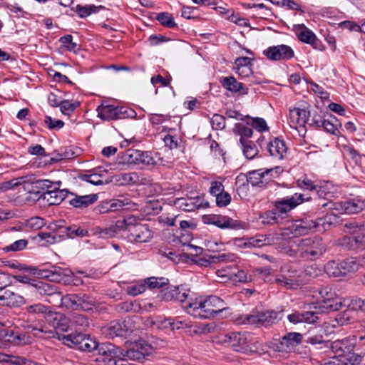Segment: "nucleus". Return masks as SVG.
<instances>
[{
  "mask_svg": "<svg viewBox=\"0 0 365 365\" xmlns=\"http://www.w3.org/2000/svg\"><path fill=\"white\" fill-rule=\"evenodd\" d=\"M312 197H307L304 193L295 192L274 202V207L262 215V223L274 225L281 223L288 217L289 212Z\"/></svg>",
  "mask_w": 365,
  "mask_h": 365,
  "instance_id": "obj_1",
  "label": "nucleus"
},
{
  "mask_svg": "<svg viewBox=\"0 0 365 365\" xmlns=\"http://www.w3.org/2000/svg\"><path fill=\"white\" fill-rule=\"evenodd\" d=\"M184 308L190 314L200 319L214 318L230 309L223 299L214 295L204 300L185 302Z\"/></svg>",
  "mask_w": 365,
  "mask_h": 365,
  "instance_id": "obj_2",
  "label": "nucleus"
},
{
  "mask_svg": "<svg viewBox=\"0 0 365 365\" xmlns=\"http://www.w3.org/2000/svg\"><path fill=\"white\" fill-rule=\"evenodd\" d=\"M117 227L123 229L121 236L133 244L145 243L153 237L148 225L139 222V217L134 215L118 220Z\"/></svg>",
  "mask_w": 365,
  "mask_h": 365,
  "instance_id": "obj_3",
  "label": "nucleus"
},
{
  "mask_svg": "<svg viewBox=\"0 0 365 365\" xmlns=\"http://www.w3.org/2000/svg\"><path fill=\"white\" fill-rule=\"evenodd\" d=\"M365 340V334L361 331H357L355 334L349 336L341 339H337L333 341H330L329 349L333 354L343 358L344 359H354L357 357L358 365L360 364L364 352L361 350L360 352H355L357 341Z\"/></svg>",
  "mask_w": 365,
  "mask_h": 365,
  "instance_id": "obj_4",
  "label": "nucleus"
},
{
  "mask_svg": "<svg viewBox=\"0 0 365 365\" xmlns=\"http://www.w3.org/2000/svg\"><path fill=\"white\" fill-rule=\"evenodd\" d=\"M283 309L253 312L250 314H242L235 319L238 324H249L256 327H269L278 323L283 317Z\"/></svg>",
  "mask_w": 365,
  "mask_h": 365,
  "instance_id": "obj_5",
  "label": "nucleus"
},
{
  "mask_svg": "<svg viewBox=\"0 0 365 365\" xmlns=\"http://www.w3.org/2000/svg\"><path fill=\"white\" fill-rule=\"evenodd\" d=\"M295 243L297 255L307 260H316L327 251L326 243L318 236L299 239Z\"/></svg>",
  "mask_w": 365,
  "mask_h": 365,
  "instance_id": "obj_6",
  "label": "nucleus"
},
{
  "mask_svg": "<svg viewBox=\"0 0 365 365\" xmlns=\"http://www.w3.org/2000/svg\"><path fill=\"white\" fill-rule=\"evenodd\" d=\"M332 217L336 218V215L327 214L325 217H318L316 220L307 216L297 220L292 227V234L294 236H302L314 230H326L332 225Z\"/></svg>",
  "mask_w": 365,
  "mask_h": 365,
  "instance_id": "obj_7",
  "label": "nucleus"
},
{
  "mask_svg": "<svg viewBox=\"0 0 365 365\" xmlns=\"http://www.w3.org/2000/svg\"><path fill=\"white\" fill-rule=\"evenodd\" d=\"M282 171L283 169L280 166L261 168L247 172L245 178L247 183L252 187L266 189L271 185L274 179L277 178Z\"/></svg>",
  "mask_w": 365,
  "mask_h": 365,
  "instance_id": "obj_8",
  "label": "nucleus"
},
{
  "mask_svg": "<svg viewBox=\"0 0 365 365\" xmlns=\"http://www.w3.org/2000/svg\"><path fill=\"white\" fill-rule=\"evenodd\" d=\"M60 339L65 345L86 352L96 351L99 344L90 335L83 334L81 331L62 335Z\"/></svg>",
  "mask_w": 365,
  "mask_h": 365,
  "instance_id": "obj_9",
  "label": "nucleus"
},
{
  "mask_svg": "<svg viewBox=\"0 0 365 365\" xmlns=\"http://www.w3.org/2000/svg\"><path fill=\"white\" fill-rule=\"evenodd\" d=\"M96 351L99 355L97 361L102 362V365H119L118 363L125 356L123 351L111 343L98 344Z\"/></svg>",
  "mask_w": 365,
  "mask_h": 365,
  "instance_id": "obj_10",
  "label": "nucleus"
},
{
  "mask_svg": "<svg viewBox=\"0 0 365 365\" xmlns=\"http://www.w3.org/2000/svg\"><path fill=\"white\" fill-rule=\"evenodd\" d=\"M26 312L29 314L28 319L34 322H36V317L35 315L36 314L38 317H43L46 315L48 310V307L41 304H34L26 307ZM37 324H31L27 325V328L34 333V336H38V334L40 333H49L53 334V331L52 330H48L45 325H43L39 322L41 319L38 318Z\"/></svg>",
  "mask_w": 365,
  "mask_h": 365,
  "instance_id": "obj_11",
  "label": "nucleus"
},
{
  "mask_svg": "<svg viewBox=\"0 0 365 365\" xmlns=\"http://www.w3.org/2000/svg\"><path fill=\"white\" fill-rule=\"evenodd\" d=\"M222 342L227 344L234 351L241 353H251V336L247 332H230L226 334Z\"/></svg>",
  "mask_w": 365,
  "mask_h": 365,
  "instance_id": "obj_12",
  "label": "nucleus"
},
{
  "mask_svg": "<svg viewBox=\"0 0 365 365\" xmlns=\"http://www.w3.org/2000/svg\"><path fill=\"white\" fill-rule=\"evenodd\" d=\"M24 184V190L30 195H34V200H39L44 199L46 190H48L51 185L49 180L36 179L33 176L26 175Z\"/></svg>",
  "mask_w": 365,
  "mask_h": 365,
  "instance_id": "obj_13",
  "label": "nucleus"
},
{
  "mask_svg": "<svg viewBox=\"0 0 365 365\" xmlns=\"http://www.w3.org/2000/svg\"><path fill=\"white\" fill-rule=\"evenodd\" d=\"M154 347L143 339L134 341L125 351V356L131 360L143 361L145 358L151 355Z\"/></svg>",
  "mask_w": 365,
  "mask_h": 365,
  "instance_id": "obj_14",
  "label": "nucleus"
},
{
  "mask_svg": "<svg viewBox=\"0 0 365 365\" xmlns=\"http://www.w3.org/2000/svg\"><path fill=\"white\" fill-rule=\"evenodd\" d=\"M319 294L321 296V307L324 308L327 312L337 311L343 307H346V300H341L334 297L335 294L331 292V289L328 287H322L319 289Z\"/></svg>",
  "mask_w": 365,
  "mask_h": 365,
  "instance_id": "obj_15",
  "label": "nucleus"
},
{
  "mask_svg": "<svg viewBox=\"0 0 365 365\" xmlns=\"http://www.w3.org/2000/svg\"><path fill=\"white\" fill-rule=\"evenodd\" d=\"M263 54L272 61H287L294 56V51L289 46L281 44L268 47Z\"/></svg>",
  "mask_w": 365,
  "mask_h": 365,
  "instance_id": "obj_16",
  "label": "nucleus"
},
{
  "mask_svg": "<svg viewBox=\"0 0 365 365\" xmlns=\"http://www.w3.org/2000/svg\"><path fill=\"white\" fill-rule=\"evenodd\" d=\"M315 191L316 194L314 195V196L304 194L307 197H312L309 201H314L316 205L315 210H318L321 207H325L327 206L332 207H334V203L329 200V199L333 196V194L329 190L327 184H317V188L315 189Z\"/></svg>",
  "mask_w": 365,
  "mask_h": 365,
  "instance_id": "obj_17",
  "label": "nucleus"
},
{
  "mask_svg": "<svg viewBox=\"0 0 365 365\" xmlns=\"http://www.w3.org/2000/svg\"><path fill=\"white\" fill-rule=\"evenodd\" d=\"M98 116L105 120H114L128 117L127 109L113 105H101L97 108Z\"/></svg>",
  "mask_w": 365,
  "mask_h": 365,
  "instance_id": "obj_18",
  "label": "nucleus"
},
{
  "mask_svg": "<svg viewBox=\"0 0 365 365\" xmlns=\"http://www.w3.org/2000/svg\"><path fill=\"white\" fill-rule=\"evenodd\" d=\"M365 207V202L360 198H353L334 203V207L329 209H334L345 214H356L362 211Z\"/></svg>",
  "mask_w": 365,
  "mask_h": 365,
  "instance_id": "obj_19",
  "label": "nucleus"
},
{
  "mask_svg": "<svg viewBox=\"0 0 365 365\" xmlns=\"http://www.w3.org/2000/svg\"><path fill=\"white\" fill-rule=\"evenodd\" d=\"M46 324L52 327L56 332L66 331L68 328V318L61 312L48 311V313L43 316Z\"/></svg>",
  "mask_w": 365,
  "mask_h": 365,
  "instance_id": "obj_20",
  "label": "nucleus"
},
{
  "mask_svg": "<svg viewBox=\"0 0 365 365\" xmlns=\"http://www.w3.org/2000/svg\"><path fill=\"white\" fill-rule=\"evenodd\" d=\"M269 155L274 159L282 160L287 158L288 148L282 138H274L269 142L266 148Z\"/></svg>",
  "mask_w": 365,
  "mask_h": 365,
  "instance_id": "obj_21",
  "label": "nucleus"
},
{
  "mask_svg": "<svg viewBox=\"0 0 365 365\" xmlns=\"http://www.w3.org/2000/svg\"><path fill=\"white\" fill-rule=\"evenodd\" d=\"M138 204L133 202L129 197L122 196L120 198L113 199L107 202L102 207L103 212H115L120 210H137Z\"/></svg>",
  "mask_w": 365,
  "mask_h": 365,
  "instance_id": "obj_22",
  "label": "nucleus"
},
{
  "mask_svg": "<svg viewBox=\"0 0 365 365\" xmlns=\"http://www.w3.org/2000/svg\"><path fill=\"white\" fill-rule=\"evenodd\" d=\"M130 321H113L110 324L104 327L103 333L110 338L125 336L128 333L132 332V329L128 326Z\"/></svg>",
  "mask_w": 365,
  "mask_h": 365,
  "instance_id": "obj_23",
  "label": "nucleus"
},
{
  "mask_svg": "<svg viewBox=\"0 0 365 365\" xmlns=\"http://www.w3.org/2000/svg\"><path fill=\"white\" fill-rule=\"evenodd\" d=\"M204 221L205 223L214 225L222 229H237L240 227L239 223L227 216L220 215H205Z\"/></svg>",
  "mask_w": 365,
  "mask_h": 365,
  "instance_id": "obj_24",
  "label": "nucleus"
},
{
  "mask_svg": "<svg viewBox=\"0 0 365 365\" xmlns=\"http://www.w3.org/2000/svg\"><path fill=\"white\" fill-rule=\"evenodd\" d=\"M25 302L24 297L10 289L2 291L0 294V306L19 307L24 304Z\"/></svg>",
  "mask_w": 365,
  "mask_h": 365,
  "instance_id": "obj_25",
  "label": "nucleus"
},
{
  "mask_svg": "<svg viewBox=\"0 0 365 365\" xmlns=\"http://www.w3.org/2000/svg\"><path fill=\"white\" fill-rule=\"evenodd\" d=\"M63 224V220H60L56 222V227L58 228V231L62 235V240L66 237L74 238L75 237H84L88 235V232L78 225H72L70 226H65Z\"/></svg>",
  "mask_w": 365,
  "mask_h": 365,
  "instance_id": "obj_26",
  "label": "nucleus"
},
{
  "mask_svg": "<svg viewBox=\"0 0 365 365\" xmlns=\"http://www.w3.org/2000/svg\"><path fill=\"white\" fill-rule=\"evenodd\" d=\"M222 86L232 93L240 96L247 95L249 88L243 83L239 82L234 76L223 77L220 80Z\"/></svg>",
  "mask_w": 365,
  "mask_h": 365,
  "instance_id": "obj_27",
  "label": "nucleus"
},
{
  "mask_svg": "<svg viewBox=\"0 0 365 365\" xmlns=\"http://www.w3.org/2000/svg\"><path fill=\"white\" fill-rule=\"evenodd\" d=\"M318 313L315 312H302L295 311L287 316V319L290 323L297 324L299 323L315 324L319 320Z\"/></svg>",
  "mask_w": 365,
  "mask_h": 365,
  "instance_id": "obj_28",
  "label": "nucleus"
},
{
  "mask_svg": "<svg viewBox=\"0 0 365 365\" xmlns=\"http://www.w3.org/2000/svg\"><path fill=\"white\" fill-rule=\"evenodd\" d=\"M339 244L348 250L364 249L365 247V232L344 236L340 239Z\"/></svg>",
  "mask_w": 365,
  "mask_h": 365,
  "instance_id": "obj_29",
  "label": "nucleus"
},
{
  "mask_svg": "<svg viewBox=\"0 0 365 365\" xmlns=\"http://www.w3.org/2000/svg\"><path fill=\"white\" fill-rule=\"evenodd\" d=\"M302 335L298 332H289L280 339L279 344L282 351H292L302 341Z\"/></svg>",
  "mask_w": 365,
  "mask_h": 365,
  "instance_id": "obj_30",
  "label": "nucleus"
},
{
  "mask_svg": "<svg viewBox=\"0 0 365 365\" xmlns=\"http://www.w3.org/2000/svg\"><path fill=\"white\" fill-rule=\"evenodd\" d=\"M71 199L68 202L71 205L76 208H86L93 204L98 200L96 194H91L87 195H78L73 192H69Z\"/></svg>",
  "mask_w": 365,
  "mask_h": 365,
  "instance_id": "obj_31",
  "label": "nucleus"
},
{
  "mask_svg": "<svg viewBox=\"0 0 365 365\" xmlns=\"http://www.w3.org/2000/svg\"><path fill=\"white\" fill-rule=\"evenodd\" d=\"M158 328L170 327L172 330L191 327V322L188 320H179L171 318H165L163 319H157L154 322Z\"/></svg>",
  "mask_w": 365,
  "mask_h": 365,
  "instance_id": "obj_32",
  "label": "nucleus"
},
{
  "mask_svg": "<svg viewBox=\"0 0 365 365\" xmlns=\"http://www.w3.org/2000/svg\"><path fill=\"white\" fill-rule=\"evenodd\" d=\"M310 117V112L306 109L293 108L289 109L290 123L295 126H304Z\"/></svg>",
  "mask_w": 365,
  "mask_h": 365,
  "instance_id": "obj_33",
  "label": "nucleus"
},
{
  "mask_svg": "<svg viewBox=\"0 0 365 365\" xmlns=\"http://www.w3.org/2000/svg\"><path fill=\"white\" fill-rule=\"evenodd\" d=\"M162 297L165 301H179L181 302H185L187 294L185 291L180 289L179 287L172 286L168 287L163 290Z\"/></svg>",
  "mask_w": 365,
  "mask_h": 365,
  "instance_id": "obj_34",
  "label": "nucleus"
},
{
  "mask_svg": "<svg viewBox=\"0 0 365 365\" xmlns=\"http://www.w3.org/2000/svg\"><path fill=\"white\" fill-rule=\"evenodd\" d=\"M69 195V192L66 189H60L58 187L46 192L44 200H46L49 205H59Z\"/></svg>",
  "mask_w": 365,
  "mask_h": 365,
  "instance_id": "obj_35",
  "label": "nucleus"
},
{
  "mask_svg": "<svg viewBox=\"0 0 365 365\" xmlns=\"http://www.w3.org/2000/svg\"><path fill=\"white\" fill-rule=\"evenodd\" d=\"M341 126V123L334 115L327 113L324 115V123L322 128L326 132L339 136L340 135L339 128Z\"/></svg>",
  "mask_w": 365,
  "mask_h": 365,
  "instance_id": "obj_36",
  "label": "nucleus"
},
{
  "mask_svg": "<svg viewBox=\"0 0 365 365\" xmlns=\"http://www.w3.org/2000/svg\"><path fill=\"white\" fill-rule=\"evenodd\" d=\"M240 244H238L240 247H260L265 245H269L273 243L274 238L271 235H260L256 237H252L248 240L247 242H242L240 240Z\"/></svg>",
  "mask_w": 365,
  "mask_h": 365,
  "instance_id": "obj_37",
  "label": "nucleus"
},
{
  "mask_svg": "<svg viewBox=\"0 0 365 365\" xmlns=\"http://www.w3.org/2000/svg\"><path fill=\"white\" fill-rule=\"evenodd\" d=\"M292 31L295 33L299 41L309 44L315 38V34L304 24H295Z\"/></svg>",
  "mask_w": 365,
  "mask_h": 365,
  "instance_id": "obj_38",
  "label": "nucleus"
},
{
  "mask_svg": "<svg viewBox=\"0 0 365 365\" xmlns=\"http://www.w3.org/2000/svg\"><path fill=\"white\" fill-rule=\"evenodd\" d=\"M138 155L137 149H128L118 154L116 163L123 165H136Z\"/></svg>",
  "mask_w": 365,
  "mask_h": 365,
  "instance_id": "obj_39",
  "label": "nucleus"
},
{
  "mask_svg": "<svg viewBox=\"0 0 365 365\" xmlns=\"http://www.w3.org/2000/svg\"><path fill=\"white\" fill-rule=\"evenodd\" d=\"M5 340L14 345H24L30 343L31 338L24 333L14 331H6Z\"/></svg>",
  "mask_w": 365,
  "mask_h": 365,
  "instance_id": "obj_40",
  "label": "nucleus"
},
{
  "mask_svg": "<svg viewBox=\"0 0 365 365\" xmlns=\"http://www.w3.org/2000/svg\"><path fill=\"white\" fill-rule=\"evenodd\" d=\"M68 319V324H70L72 327L80 331L85 330L89 326V319L84 314L73 312Z\"/></svg>",
  "mask_w": 365,
  "mask_h": 365,
  "instance_id": "obj_41",
  "label": "nucleus"
},
{
  "mask_svg": "<svg viewBox=\"0 0 365 365\" xmlns=\"http://www.w3.org/2000/svg\"><path fill=\"white\" fill-rule=\"evenodd\" d=\"M243 153L247 159H253L258 154V149L254 142L250 140H240Z\"/></svg>",
  "mask_w": 365,
  "mask_h": 365,
  "instance_id": "obj_42",
  "label": "nucleus"
},
{
  "mask_svg": "<svg viewBox=\"0 0 365 365\" xmlns=\"http://www.w3.org/2000/svg\"><path fill=\"white\" fill-rule=\"evenodd\" d=\"M339 262L344 277L349 273L357 271L359 267V262L354 257L346 258Z\"/></svg>",
  "mask_w": 365,
  "mask_h": 365,
  "instance_id": "obj_43",
  "label": "nucleus"
},
{
  "mask_svg": "<svg viewBox=\"0 0 365 365\" xmlns=\"http://www.w3.org/2000/svg\"><path fill=\"white\" fill-rule=\"evenodd\" d=\"M78 298V310L91 311L96 306L94 298L88 294L79 293Z\"/></svg>",
  "mask_w": 365,
  "mask_h": 365,
  "instance_id": "obj_44",
  "label": "nucleus"
},
{
  "mask_svg": "<svg viewBox=\"0 0 365 365\" xmlns=\"http://www.w3.org/2000/svg\"><path fill=\"white\" fill-rule=\"evenodd\" d=\"M357 357L354 359H344L340 356L335 355L329 359H325L322 361V365H358Z\"/></svg>",
  "mask_w": 365,
  "mask_h": 365,
  "instance_id": "obj_45",
  "label": "nucleus"
},
{
  "mask_svg": "<svg viewBox=\"0 0 365 365\" xmlns=\"http://www.w3.org/2000/svg\"><path fill=\"white\" fill-rule=\"evenodd\" d=\"M33 286L36 289L37 292L41 295L51 296L56 294L58 297H61V294L56 292V289L53 285L39 281L36 282Z\"/></svg>",
  "mask_w": 365,
  "mask_h": 365,
  "instance_id": "obj_46",
  "label": "nucleus"
},
{
  "mask_svg": "<svg viewBox=\"0 0 365 365\" xmlns=\"http://www.w3.org/2000/svg\"><path fill=\"white\" fill-rule=\"evenodd\" d=\"M325 272L332 277H344L341 269L340 262L334 260L329 261L324 266Z\"/></svg>",
  "mask_w": 365,
  "mask_h": 365,
  "instance_id": "obj_47",
  "label": "nucleus"
},
{
  "mask_svg": "<svg viewBox=\"0 0 365 365\" xmlns=\"http://www.w3.org/2000/svg\"><path fill=\"white\" fill-rule=\"evenodd\" d=\"M235 271V265L234 264H226L216 271L217 276L220 279L221 282L231 281L232 275Z\"/></svg>",
  "mask_w": 365,
  "mask_h": 365,
  "instance_id": "obj_48",
  "label": "nucleus"
},
{
  "mask_svg": "<svg viewBox=\"0 0 365 365\" xmlns=\"http://www.w3.org/2000/svg\"><path fill=\"white\" fill-rule=\"evenodd\" d=\"M54 227L51 228L54 231L52 232H40L38 237L46 241L49 244H54L59 242L62 240V235L58 231V228L56 227V223L53 225Z\"/></svg>",
  "mask_w": 365,
  "mask_h": 365,
  "instance_id": "obj_49",
  "label": "nucleus"
},
{
  "mask_svg": "<svg viewBox=\"0 0 365 365\" xmlns=\"http://www.w3.org/2000/svg\"><path fill=\"white\" fill-rule=\"evenodd\" d=\"M59 297L61 298V304L67 309L78 310V294H68Z\"/></svg>",
  "mask_w": 365,
  "mask_h": 365,
  "instance_id": "obj_50",
  "label": "nucleus"
},
{
  "mask_svg": "<svg viewBox=\"0 0 365 365\" xmlns=\"http://www.w3.org/2000/svg\"><path fill=\"white\" fill-rule=\"evenodd\" d=\"M233 132L235 134L240 135V140H248V138H251L253 134L252 128L242 123H235Z\"/></svg>",
  "mask_w": 365,
  "mask_h": 365,
  "instance_id": "obj_51",
  "label": "nucleus"
},
{
  "mask_svg": "<svg viewBox=\"0 0 365 365\" xmlns=\"http://www.w3.org/2000/svg\"><path fill=\"white\" fill-rule=\"evenodd\" d=\"M105 7L103 6H96L93 4L88 6L78 5L76 6V12L81 18H86L91 14L97 13L100 10L103 9Z\"/></svg>",
  "mask_w": 365,
  "mask_h": 365,
  "instance_id": "obj_52",
  "label": "nucleus"
},
{
  "mask_svg": "<svg viewBox=\"0 0 365 365\" xmlns=\"http://www.w3.org/2000/svg\"><path fill=\"white\" fill-rule=\"evenodd\" d=\"M174 205L176 207L185 212L195 210V207L192 204V197L177 198L174 201Z\"/></svg>",
  "mask_w": 365,
  "mask_h": 365,
  "instance_id": "obj_53",
  "label": "nucleus"
},
{
  "mask_svg": "<svg viewBox=\"0 0 365 365\" xmlns=\"http://www.w3.org/2000/svg\"><path fill=\"white\" fill-rule=\"evenodd\" d=\"M306 342L312 345H319V349H329V340H324L322 334H309L307 336Z\"/></svg>",
  "mask_w": 365,
  "mask_h": 365,
  "instance_id": "obj_54",
  "label": "nucleus"
},
{
  "mask_svg": "<svg viewBox=\"0 0 365 365\" xmlns=\"http://www.w3.org/2000/svg\"><path fill=\"white\" fill-rule=\"evenodd\" d=\"M156 19L163 26L169 29L177 27V24L174 21V18L171 14L168 12L159 13Z\"/></svg>",
  "mask_w": 365,
  "mask_h": 365,
  "instance_id": "obj_55",
  "label": "nucleus"
},
{
  "mask_svg": "<svg viewBox=\"0 0 365 365\" xmlns=\"http://www.w3.org/2000/svg\"><path fill=\"white\" fill-rule=\"evenodd\" d=\"M148 287L150 289H159L166 286L169 283L168 279L165 277H148L145 280Z\"/></svg>",
  "mask_w": 365,
  "mask_h": 365,
  "instance_id": "obj_56",
  "label": "nucleus"
},
{
  "mask_svg": "<svg viewBox=\"0 0 365 365\" xmlns=\"http://www.w3.org/2000/svg\"><path fill=\"white\" fill-rule=\"evenodd\" d=\"M62 46L69 51L77 52L80 50V46L76 42L73 41V36L71 35H66L59 39Z\"/></svg>",
  "mask_w": 365,
  "mask_h": 365,
  "instance_id": "obj_57",
  "label": "nucleus"
},
{
  "mask_svg": "<svg viewBox=\"0 0 365 365\" xmlns=\"http://www.w3.org/2000/svg\"><path fill=\"white\" fill-rule=\"evenodd\" d=\"M138 154L136 165H150L155 164L150 152L138 150Z\"/></svg>",
  "mask_w": 365,
  "mask_h": 365,
  "instance_id": "obj_58",
  "label": "nucleus"
},
{
  "mask_svg": "<svg viewBox=\"0 0 365 365\" xmlns=\"http://www.w3.org/2000/svg\"><path fill=\"white\" fill-rule=\"evenodd\" d=\"M297 186L304 190L314 191L317 188V184L309 179L307 175L298 179L296 182Z\"/></svg>",
  "mask_w": 365,
  "mask_h": 365,
  "instance_id": "obj_59",
  "label": "nucleus"
},
{
  "mask_svg": "<svg viewBox=\"0 0 365 365\" xmlns=\"http://www.w3.org/2000/svg\"><path fill=\"white\" fill-rule=\"evenodd\" d=\"M29 244V241L26 239L18 240L11 245L4 247L6 252H19L24 250Z\"/></svg>",
  "mask_w": 365,
  "mask_h": 365,
  "instance_id": "obj_60",
  "label": "nucleus"
},
{
  "mask_svg": "<svg viewBox=\"0 0 365 365\" xmlns=\"http://www.w3.org/2000/svg\"><path fill=\"white\" fill-rule=\"evenodd\" d=\"M83 180L86 181L95 185H103L106 181L103 180V176L101 174L92 173V174H84L81 178Z\"/></svg>",
  "mask_w": 365,
  "mask_h": 365,
  "instance_id": "obj_61",
  "label": "nucleus"
},
{
  "mask_svg": "<svg viewBox=\"0 0 365 365\" xmlns=\"http://www.w3.org/2000/svg\"><path fill=\"white\" fill-rule=\"evenodd\" d=\"M80 106L79 102H70L68 100L62 101L60 104V109L62 113L64 115H70L73 113L76 108H77Z\"/></svg>",
  "mask_w": 365,
  "mask_h": 365,
  "instance_id": "obj_62",
  "label": "nucleus"
},
{
  "mask_svg": "<svg viewBox=\"0 0 365 365\" xmlns=\"http://www.w3.org/2000/svg\"><path fill=\"white\" fill-rule=\"evenodd\" d=\"M120 232V235L123 233V229L117 227V222L115 225L110 226L109 227L105 229H101L99 231V234L102 237H113Z\"/></svg>",
  "mask_w": 365,
  "mask_h": 365,
  "instance_id": "obj_63",
  "label": "nucleus"
},
{
  "mask_svg": "<svg viewBox=\"0 0 365 365\" xmlns=\"http://www.w3.org/2000/svg\"><path fill=\"white\" fill-rule=\"evenodd\" d=\"M247 118L251 120L250 124L252 128H255L258 132L262 133L269 130V127L264 119L262 118H250L249 116H247Z\"/></svg>",
  "mask_w": 365,
  "mask_h": 365,
  "instance_id": "obj_64",
  "label": "nucleus"
}]
</instances>
